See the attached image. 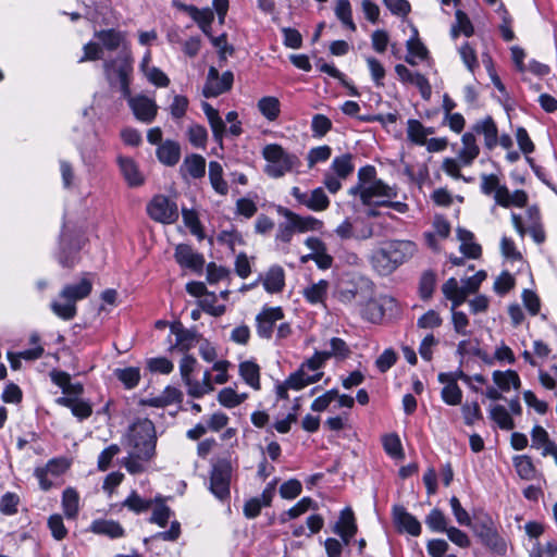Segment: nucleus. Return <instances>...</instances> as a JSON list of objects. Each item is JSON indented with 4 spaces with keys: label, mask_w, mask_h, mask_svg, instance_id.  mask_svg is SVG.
<instances>
[{
    "label": "nucleus",
    "mask_w": 557,
    "mask_h": 557,
    "mask_svg": "<svg viewBox=\"0 0 557 557\" xmlns=\"http://www.w3.org/2000/svg\"><path fill=\"white\" fill-rule=\"evenodd\" d=\"M181 172L193 178L203 177L206 174V159L196 153L186 156L181 165Z\"/></svg>",
    "instance_id": "26"
},
{
    "label": "nucleus",
    "mask_w": 557,
    "mask_h": 557,
    "mask_svg": "<svg viewBox=\"0 0 557 557\" xmlns=\"http://www.w3.org/2000/svg\"><path fill=\"white\" fill-rule=\"evenodd\" d=\"M398 357L393 348L385 349L375 360V366L381 373L387 372L397 361Z\"/></svg>",
    "instance_id": "64"
},
{
    "label": "nucleus",
    "mask_w": 557,
    "mask_h": 557,
    "mask_svg": "<svg viewBox=\"0 0 557 557\" xmlns=\"http://www.w3.org/2000/svg\"><path fill=\"white\" fill-rule=\"evenodd\" d=\"M473 531L484 546L499 555H504L506 553V542L498 534L493 521L490 518L475 523Z\"/></svg>",
    "instance_id": "8"
},
{
    "label": "nucleus",
    "mask_w": 557,
    "mask_h": 557,
    "mask_svg": "<svg viewBox=\"0 0 557 557\" xmlns=\"http://www.w3.org/2000/svg\"><path fill=\"white\" fill-rule=\"evenodd\" d=\"M329 282L320 280L306 287L302 292L305 299L311 305L323 304L326 297Z\"/></svg>",
    "instance_id": "36"
},
{
    "label": "nucleus",
    "mask_w": 557,
    "mask_h": 557,
    "mask_svg": "<svg viewBox=\"0 0 557 557\" xmlns=\"http://www.w3.org/2000/svg\"><path fill=\"white\" fill-rule=\"evenodd\" d=\"M116 376L127 388H134L140 380L139 369L133 367L117 370Z\"/></svg>",
    "instance_id": "61"
},
{
    "label": "nucleus",
    "mask_w": 557,
    "mask_h": 557,
    "mask_svg": "<svg viewBox=\"0 0 557 557\" xmlns=\"http://www.w3.org/2000/svg\"><path fill=\"white\" fill-rule=\"evenodd\" d=\"M122 505L135 513H141L151 507L152 500L143 498L135 491H133Z\"/></svg>",
    "instance_id": "51"
},
{
    "label": "nucleus",
    "mask_w": 557,
    "mask_h": 557,
    "mask_svg": "<svg viewBox=\"0 0 557 557\" xmlns=\"http://www.w3.org/2000/svg\"><path fill=\"white\" fill-rule=\"evenodd\" d=\"M363 205H376L377 201H384L386 199H393L397 197V188L389 186L383 181L377 180L371 183L367 187H363L361 191L357 194Z\"/></svg>",
    "instance_id": "12"
},
{
    "label": "nucleus",
    "mask_w": 557,
    "mask_h": 557,
    "mask_svg": "<svg viewBox=\"0 0 557 557\" xmlns=\"http://www.w3.org/2000/svg\"><path fill=\"white\" fill-rule=\"evenodd\" d=\"M234 82V75L231 71L224 72L222 75L219 71L211 66L208 71L207 81L202 90L206 98H214L228 91Z\"/></svg>",
    "instance_id": "11"
},
{
    "label": "nucleus",
    "mask_w": 557,
    "mask_h": 557,
    "mask_svg": "<svg viewBox=\"0 0 557 557\" xmlns=\"http://www.w3.org/2000/svg\"><path fill=\"white\" fill-rule=\"evenodd\" d=\"M322 375H323L322 372H317L314 374H309V371L306 370V368L300 367V369L298 371H296L295 373L290 374L287 377V383H288V385L290 386L292 389L298 391V389H301V388H304L305 386H307L309 384H312V383H315V382L320 381Z\"/></svg>",
    "instance_id": "33"
},
{
    "label": "nucleus",
    "mask_w": 557,
    "mask_h": 557,
    "mask_svg": "<svg viewBox=\"0 0 557 557\" xmlns=\"http://www.w3.org/2000/svg\"><path fill=\"white\" fill-rule=\"evenodd\" d=\"M201 107L212 129L214 140L222 143L226 127L224 121L219 114V111L208 102H203Z\"/></svg>",
    "instance_id": "30"
},
{
    "label": "nucleus",
    "mask_w": 557,
    "mask_h": 557,
    "mask_svg": "<svg viewBox=\"0 0 557 557\" xmlns=\"http://www.w3.org/2000/svg\"><path fill=\"white\" fill-rule=\"evenodd\" d=\"M490 418L502 430L510 431L515 428V423L509 411L503 405L491 406Z\"/></svg>",
    "instance_id": "41"
},
{
    "label": "nucleus",
    "mask_w": 557,
    "mask_h": 557,
    "mask_svg": "<svg viewBox=\"0 0 557 557\" xmlns=\"http://www.w3.org/2000/svg\"><path fill=\"white\" fill-rule=\"evenodd\" d=\"M128 103L134 116L146 124H150L157 116L158 106L156 101L146 95L123 96Z\"/></svg>",
    "instance_id": "10"
},
{
    "label": "nucleus",
    "mask_w": 557,
    "mask_h": 557,
    "mask_svg": "<svg viewBox=\"0 0 557 557\" xmlns=\"http://www.w3.org/2000/svg\"><path fill=\"white\" fill-rule=\"evenodd\" d=\"M89 529L95 534L107 535L110 539H119L124 536V529L119 522L114 520H94Z\"/></svg>",
    "instance_id": "28"
},
{
    "label": "nucleus",
    "mask_w": 557,
    "mask_h": 557,
    "mask_svg": "<svg viewBox=\"0 0 557 557\" xmlns=\"http://www.w3.org/2000/svg\"><path fill=\"white\" fill-rule=\"evenodd\" d=\"M59 263L63 268L72 269L78 261L77 249L67 247L66 235L62 232L60 236V252L57 256Z\"/></svg>",
    "instance_id": "40"
},
{
    "label": "nucleus",
    "mask_w": 557,
    "mask_h": 557,
    "mask_svg": "<svg viewBox=\"0 0 557 557\" xmlns=\"http://www.w3.org/2000/svg\"><path fill=\"white\" fill-rule=\"evenodd\" d=\"M169 351L175 350L187 352L199 342V334L194 330H188L180 321L170 324Z\"/></svg>",
    "instance_id": "6"
},
{
    "label": "nucleus",
    "mask_w": 557,
    "mask_h": 557,
    "mask_svg": "<svg viewBox=\"0 0 557 557\" xmlns=\"http://www.w3.org/2000/svg\"><path fill=\"white\" fill-rule=\"evenodd\" d=\"M461 412L467 425H473L483 418L480 405L476 401L465 403L461 406Z\"/></svg>",
    "instance_id": "60"
},
{
    "label": "nucleus",
    "mask_w": 557,
    "mask_h": 557,
    "mask_svg": "<svg viewBox=\"0 0 557 557\" xmlns=\"http://www.w3.org/2000/svg\"><path fill=\"white\" fill-rule=\"evenodd\" d=\"M182 392L173 386H166L163 392L154 397L145 400V404L156 408L166 407L182 400Z\"/></svg>",
    "instance_id": "31"
},
{
    "label": "nucleus",
    "mask_w": 557,
    "mask_h": 557,
    "mask_svg": "<svg viewBox=\"0 0 557 557\" xmlns=\"http://www.w3.org/2000/svg\"><path fill=\"white\" fill-rule=\"evenodd\" d=\"M197 364V360L195 357L190 355H185L181 362H180V372L183 382L187 386V389L189 388L190 384L194 382L191 379V373L195 370V367Z\"/></svg>",
    "instance_id": "58"
},
{
    "label": "nucleus",
    "mask_w": 557,
    "mask_h": 557,
    "mask_svg": "<svg viewBox=\"0 0 557 557\" xmlns=\"http://www.w3.org/2000/svg\"><path fill=\"white\" fill-rule=\"evenodd\" d=\"M457 308L458 307H450L454 330L461 336H468L470 335V332L468 331L469 319L465 312L457 310Z\"/></svg>",
    "instance_id": "53"
},
{
    "label": "nucleus",
    "mask_w": 557,
    "mask_h": 557,
    "mask_svg": "<svg viewBox=\"0 0 557 557\" xmlns=\"http://www.w3.org/2000/svg\"><path fill=\"white\" fill-rule=\"evenodd\" d=\"M260 113L269 121H275L281 112V104L276 97H262L258 101Z\"/></svg>",
    "instance_id": "43"
},
{
    "label": "nucleus",
    "mask_w": 557,
    "mask_h": 557,
    "mask_svg": "<svg viewBox=\"0 0 557 557\" xmlns=\"http://www.w3.org/2000/svg\"><path fill=\"white\" fill-rule=\"evenodd\" d=\"M330 350L323 351L322 356L330 358H336L344 360L349 357L350 348L346 344V342L339 337H332L330 341Z\"/></svg>",
    "instance_id": "47"
},
{
    "label": "nucleus",
    "mask_w": 557,
    "mask_h": 557,
    "mask_svg": "<svg viewBox=\"0 0 557 557\" xmlns=\"http://www.w3.org/2000/svg\"><path fill=\"white\" fill-rule=\"evenodd\" d=\"M95 37L101 44L100 46L102 47V50L107 49L109 51H115L120 47H123V51H127V40L124 32L114 28L102 29L96 32Z\"/></svg>",
    "instance_id": "18"
},
{
    "label": "nucleus",
    "mask_w": 557,
    "mask_h": 557,
    "mask_svg": "<svg viewBox=\"0 0 557 557\" xmlns=\"http://www.w3.org/2000/svg\"><path fill=\"white\" fill-rule=\"evenodd\" d=\"M425 524L433 532H446L448 529L446 516L437 508L432 509L425 517Z\"/></svg>",
    "instance_id": "48"
},
{
    "label": "nucleus",
    "mask_w": 557,
    "mask_h": 557,
    "mask_svg": "<svg viewBox=\"0 0 557 557\" xmlns=\"http://www.w3.org/2000/svg\"><path fill=\"white\" fill-rule=\"evenodd\" d=\"M370 262L373 269L381 275H388L397 269L385 246L372 252Z\"/></svg>",
    "instance_id": "24"
},
{
    "label": "nucleus",
    "mask_w": 557,
    "mask_h": 557,
    "mask_svg": "<svg viewBox=\"0 0 557 557\" xmlns=\"http://www.w3.org/2000/svg\"><path fill=\"white\" fill-rule=\"evenodd\" d=\"M147 368L151 372L170 374L174 369V364L165 357H157L147 360Z\"/></svg>",
    "instance_id": "63"
},
{
    "label": "nucleus",
    "mask_w": 557,
    "mask_h": 557,
    "mask_svg": "<svg viewBox=\"0 0 557 557\" xmlns=\"http://www.w3.org/2000/svg\"><path fill=\"white\" fill-rule=\"evenodd\" d=\"M393 519L399 532H406L412 536H418L421 533V523L419 520L409 513L403 506H394Z\"/></svg>",
    "instance_id": "17"
},
{
    "label": "nucleus",
    "mask_w": 557,
    "mask_h": 557,
    "mask_svg": "<svg viewBox=\"0 0 557 557\" xmlns=\"http://www.w3.org/2000/svg\"><path fill=\"white\" fill-rule=\"evenodd\" d=\"M470 133L482 135L484 137V146L487 150L494 149L498 144V128L493 117L487 115L484 119L475 121Z\"/></svg>",
    "instance_id": "16"
},
{
    "label": "nucleus",
    "mask_w": 557,
    "mask_h": 557,
    "mask_svg": "<svg viewBox=\"0 0 557 557\" xmlns=\"http://www.w3.org/2000/svg\"><path fill=\"white\" fill-rule=\"evenodd\" d=\"M276 211L281 216L293 220L297 233L320 232L324 226L323 221L312 215H300L282 206H278Z\"/></svg>",
    "instance_id": "15"
},
{
    "label": "nucleus",
    "mask_w": 557,
    "mask_h": 557,
    "mask_svg": "<svg viewBox=\"0 0 557 557\" xmlns=\"http://www.w3.org/2000/svg\"><path fill=\"white\" fill-rule=\"evenodd\" d=\"M459 54L467 69L471 73H474L475 69L479 67V61L474 48L469 42H466L459 48Z\"/></svg>",
    "instance_id": "56"
},
{
    "label": "nucleus",
    "mask_w": 557,
    "mask_h": 557,
    "mask_svg": "<svg viewBox=\"0 0 557 557\" xmlns=\"http://www.w3.org/2000/svg\"><path fill=\"white\" fill-rule=\"evenodd\" d=\"M239 374L253 389H260V368L253 361H244L239 364Z\"/></svg>",
    "instance_id": "39"
},
{
    "label": "nucleus",
    "mask_w": 557,
    "mask_h": 557,
    "mask_svg": "<svg viewBox=\"0 0 557 557\" xmlns=\"http://www.w3.org/2000/svg\"><path fill=\"white\" fill-rule=\"evenodd\" d=\"M385 247L397 268L417 252V245L411 240H391Z\"/></svg>",
    "instance_id": "19"
},
{
    "label": "nucleus",
    "mask_w": 557,
    "mask_h": 557,
    "mask_svg": "<svg viewBox=\"0 0 557 557\" xmlns=\"http://www.w3.org/2000/svg\"><path fill=\"white\" fill-rule=\"evenodd\" d=\"M156 429L149 419L138 420L131 426L128 445L139 459L150 460L156 453Z\"/></svg>",
    "instance_id": "2"
},
{
    "label": "nucleus",
    "mask_w": 557,
    "mask_h": 557,
    "mask_svg": "<svg viewBox=\"0 0 557 557\" xmlns=\"http://www.w3.org/2000/svg\"><path fill=\"white\" fill-rule=\"evenodd\" d=\"M175 260L181 267L200 271L203 267V257L195 252L188 245H178L175 249Z\"/></svg>",
    "instance_id": "21"
},
{
    "label": "nucleus",
    "mask_w": 557,
    "mask_h": 557,
    "mask_svg": "<svg viewBox=\"0 0 557 557\" xmlns=\"http://www.w3.org/2000/svg\"><path fill=\"white\" fill-rule=\"evenodd\" d=\"M480 154V147L473 133L466 132L461 136V148L457 152L463 166H470Z\"/></svg>",
    "instance_id": "20"
},
{
    "label": "nucleus",
    "mask_w": 557,
    "mask_h": 557,
    "mask_svg": "<svg viewBox=\"0 0 557 557\" xmlns=\"http://www.w3.org/2000/svg\"><path fill=\"white\" fill-rule=\"evenodd\" d=\"M354 156L351 153H343L332 160L329 171L338 177L346 180L354 173L355 164L352 162Z\"/></svg>",
    "instance_id": "32"
},
{
    "label": "nucleus",
    "mask_w": 557,
    "mask_h": 557,
    "mask_svg": "<svg viewBox=\"0 0 557 557\" xmlns=\"http://www.w3.org/2000/svg\"><path fill=\"white\" fill-rule=\"evenodd\" d=\"M48 528L51 531L52 537L57 541H62L67 535V529L63 523L61 515L54 513L48 518Z\"/></svg>",
    "instance_id": "57"
},
{
    "label": "nucleus",
    "mask_w": 557,
    "mask_h": 557,
    "mask_svg": "<svg viewBox=\"0 0 557 557\" xmlns=\"http://www.w3.org/2000/svg\"><path fill=\"white\" fill-rule=\"evenodd\" d=\"M332 156V148L327 145L311 148L307 156L308 168L312 169L317 163L327 161Z\"/></svg>",
    "instance_id": "52"
},
{
    "label": "nucleus",
    "mask_w": 557,
    "mask_h": 557,
    "mask_svg": "<svg viewBox=\"0 0 557 557\" xmlns=\"http://www.w3.org/2000/svg\"><path fill=\"white\" fill-rule=\"evenodd\" d=\"M392 301L393 299L387 297H372V288L367 285L363 305L359 306L362 318L371 323H380L385 314V305Z\"/></svg>",
    "instance_id": "13"
},
{
    "label": "nucleus",
    "mask_w": 557,
    "mask_h": 557,
    "mask_svg": "<svg viewBox=\"0 0 557 557\" xmlns=\"http://www.w3.org/2000/svg\"><path fill=\"white\" fill-rule=\"evenodd\" d=\"M331 128L332 121L327 116L323 114L313 115L311 121V131L313 133V137L322 138Z\"/></svg>",
    "instance_id": "59"
},
{
    "label": "nucleus",
    "mask_w": 557,
    "mask_h": 557,
    "mask_svg": "<svg viewBox=\"0 0 557 557\" xmlns=\"http://www.w3.org/2000/svg\"><path fill=\"white\" fill-rule=\"evenodd\" d=\"M442 293L445 298L451 302V307L461 306L469 296L463 284L459 285V282L455 277L448 278L442 285Z\"/></svg>",
    "instance_id": "25"
},
{
    "label": "nucleus",
    "mask_w": 557,
    "mask_h": 557,
    "mask_svg": "<svg viewBox=\"0 0 557 557\" xmlns=\"http://www.w3.org/2000/svg\"><path fill=\"white\" fill-rule=\"evenodd\" d=\"M158 160L168 165H175L181 158V147L178 143L173 140H165L157 148Z\"/></svg>",
    "instance_id": "27"
},
{
    "label": "nucleus",
    "mask_w": 557,
    "mask_h": 557,
    "mask_svg": "<svg viewBox=\"0 0 557 557\" xmlns=\"http://www.w3.org/2000/svg\"><path fill=\"white\" fill-rule=\"evenodd\" d=\"M262 156L267 161L264 173L272 178H280L300 164L296 154L287 152L277 144L267 145Z\"/></svg>",
    "instance_id": "4"
},
{
    "label": "nucleus",
    "mask_w": 557,
    "mask_h": 557,
    "mask_svg": "<svg viewBox=\"0 0 557 557\" xmlns=\"http://www.w3.org/2000/svg\"><path fill=\"white\" fill-rule=\"evenodd\" d=\"M232 467L226 460H220L212 467L210 476V491L220 500L230 498V484Z\"/></svg>",
    "instance_id": "5"
},
{
    "label": "nucleus",
    "mask_w": 557,
    "mask_h": 557,
    "mask_svg": "<svg viewBox=\"0 0 557 557\" xmlns=\"http://www.w3.org/2000/svg\"><path fill=\"white\" fill-rule=\"evenodd\" d=\"M513 466L517 473L523 480H532L535 475V468L529 456H517L513 458Z\"/></svg>",
    "instance_id": "50"
},
{
    "label": "nucleus",
    "mask_w": 557,
    "mask_h": 557,
    "mask_svg": "<svg viewBox=\"0 0 557 557\" xmlns=\"http://www.w3.org/2000/svg\"><path fill=\"white\" fill-rule=\"evenodd\" d=\"M335 15L344 26L355 32L357 29L352 21V10L349 0H337L335 5Z\"/></svg>",
    "instance_id": "45"
},
{
    "label": "nucleus",
    "mask_w": 557,
    "mask_h": 557,
    "mask_svg": "<svg viewBox=\"0 0 557 557\" xmlns=\"http://www.w3.org/2000/svg\"><path fill=\"white\" fill-rule=\"evenodd\" d=\"M147 212L153 221L163 224L174 223L178 219L176 203L163 195H157L151 199Z\"/></svg>",
    "instance_id": "7"
},
{
    "label": "nucleus",
    "mask_w": 557,
    "mask_h": 557,
    "mask_svg": "<svg viewBox=\"0 0 557 557\" xmlns=\"http://www.w3.org/2000/svg\"><path fill=\"white\" fill-rule=\"evenodd\" d=\"M493 381L502 392H508L511 386L518 389L521 385L520 377L513 370L494 371Z\"/></svg>",
    "instance_id": "34"
},
{
    "label": "nucleus",
    "mask_w": 557,
    "mask_h": 557,
    "mask_svg": "<svg viewBox=\"0 0 557 557\" xmlns=\"http://www.w3.org/2000/svg\"><path fill=\"white\" fill-rule=\"evenodd\" d=\"M377 181L376 170L373 165H366L358 171V182L355 186L349 189V195L357 196L359 191L367 187L371 183Z\"/></svg>",
    "instance_id": "42"
},
{
    "label": "nucleus",
    "mask_w": 557,
    "mask_h": 557,
    "mask_svg": "<svg viewBox=\"0 0 557 557\" xmlns=\"http://www.w3.org/2000/svg\"><path fill=\"white\" fill-rule=\"evenodd\" d=\"M290 195L296 201L314 212L325 211L330 207V198L322 187H317L310 191H302L299 187L294 186Z\"/></svg>",
    "instance_id": "9"
},
{
    "label": "nucleus",
    "mask_w": 557,
    "mask_h": 557,
    "mask_svg": "<svg viewBox=\"0 0 557 557\" xmlns=\"http://www.w3.org/2000/svg\"><path fill=\"white\" fill-rule=\"evenodd\" d=\"M436 275L433 271H426L420 278L419 289L422 299H429L435 288Z\"/></svg>",
    "instance_id": "62"
},
{
    "label": "nucleus",
    "mask_w": 557,
    "mask_h": 557,
    "mask_svg": "<svg viewBox=\"0 0 557 557\" xmlns=\"http://www.w3.org/2000/svg\"><path fill=\"white\" fill-rule=\"evenodd\" d=\"M284 318L281 307L263 308L256 317L257 334L261 338L270 339L275 323Z\"/></svg>",
    "instance_id": "14"
},
{
    "label": "nucleus",
    "mask_w": 557,
    "mask_h": 557,
    "mask_svg": "<svg viewBox=\"0 0 557 557\" xmlns=\"http://www.w3.org/2000/svg\"><path fill=\"white\" fill-rule=\"evenodd\" d=\"M189 143L196 148H203L208 139V132L205 126L199 124L190 125L187 129Z\"/></svg>",
    "instance_id": "54"
},
{
    "label": "nucleus",
    "mask_w": 557,
    "mask_h": 557,
    "mask_svg": "<svg viewBox=\"0 0 557 557\" xmlns=\"http://www.w3.org/2000/svg\"><path fill=\"white\" fill-rule=\"evenodd\" d=\"M62 509L67 519H75L79 511V496L74 488H66L62 494Z\"/></svg>",
    "instance_id": "37"
},
{
    "label": "nucleus",
    "mask_w": 557,
    "mask_h": 557,
    "mask_svg": "<svg viewBox=\"0 0 557 557\" xmlns=\"http://www.w3.org/2000/svg\"><path fill=\"white\" fill-rule=\"evenodd\" d=\"M117 163L123 177L131 187H138L144 184L145 178L135 161L127 157H119Z\"/></svg>",
    "instance_id": "23"
},
{
    "label": "nucleus",
    "mask_w": 557,
    "mask_h": 557,
    "mask_svg": "<svg viewBox=\"0 0 557 557\" xmlns=\"http://www.w3.org/2000/svg\"><path fill=\"white\" fill-rule=\"evenodd\" d=\"M92 289L91 281L84 276L76 284H67L60 292V298L64 302L53 300L50 304L51 311L64 321H70L77 313L76 302L87 298Z\"/></svg>",
    "instance_id": "1"
},
{
    "label": "nucleus",
    "mask_w": 557,
    "mask_h": 557,
    "mask_svg": "<svg viewBox=\"0 0 557 557\" xmlns=\"http://www.w3.org/2000/svg\"><path fill=\"white\" fill-rule=\"evenodd\" d=\"M442 399L449 406H457L461 404L462 391L457 383L447 384L441 392Z\"/></svg>",
    "instance_id": "55"
},
{
    "label": "nucleus",
    "mask_w": 557,
    "mask_h": 557,
    "mask_svg": "<svg viewBox=\"0 0 557 557\" xmlns=\"http://www.w3.org/2000/svg\"><path fill=\"white\" fill-rule=\"evenodd\" d=\"M103 71L111 87L119 86L122 96H129L133 73L129 51H122L115 59L104 61Z\"/></svg>",
    "instance_id": "3"
},
{
    "label": "nucleus",
    "mask_w": 557,
    "mask_h": 557,
    "mask_svg": "<svg viewBox=\"0 0 557 557\" xmlns=\"http://www.w3.org/2000/svg\"><path fill=\"white\" fill-rule=\"evenodd\" d=\"M209 180L212 188L221 196L228 193L227 182L223 178V168L216 161L209 162Z\"/></svg>",
    "instance_id": "35"
},
{
    "label": "nucleus",
    "mask_w": 557,
    "mask_h": 557,
    "mask_svg": "<svg viewBox=\"0 0 557 557\" xmlns=\"http://www.w3.org/2000/svg\"><path fill=\"white\" fill-rule=\"evenodd\" d=\"M284 270L278 267H272L263 280L264 289L269 293H278L284 287Z\"/></svg>",
    "instance_id": "38"
},
{
    "label": "nucleus",
    "mask_w": 557,
    "mask_h": 557,
    "mask_svg": "<svg viewBox=\"0 0 557 557\" xmlns=\"http://www.w3.org/2000/svg\"><path fill=\"white\" fill-rule=\"evenodd\" d=\"M297 233L294 222L290 218H285L284 222L278 223L275 233V245L281 251L287 252L294 234Z\"/></svg>",
    "instance_id": "29"
},
{
    "label": "nucleus",
    "mask_w": 557,
    "mask_h": 557,
    "mask_svg": "<svg viewBox=\"0 0 557 557\" xmlns=\"http://www.w3.org/2000/svg\"><path fill=\"white\" fill-rule=\"evenodd\" d=\"M408 54L405 61L410 65H417L416 59L424 60L428 57V49L418 38H410L406 44Z\"/></svg>",
    "instance_id": "44"
},
{
    "label": "nucleus",
    "mask_w": 557,
    "mask_h": 557,
    "mask_svg": "<svg viewBox=\"0 0 557 557\" xmlns=\"http://www.w3.org/2000/svg\"><path fill=\"white\" fill-rule=\"evenodd\" d=\"M407 138L414 145L424 146L426 144L424 125L414 119L407 121Z\"/></svg>",
    "instance_id": "46"
},
{
    "label": "nucleus",
    "mask_w": 557,
    "mask_h": 557,
    "mask_svg": "<svg viewBox=\"0 0 557 557\" xmlns=\"http://www.w3.org/2000/svg\"><path fill=\"white\" fill-rule=\"evenodd\" d=\"M213 391L212 380H211V373L209 371H206L203 373L202 381H195L190 384L189 388L187 389L188 395L200 398L205 394L210 393Z\"/></svg>",
    "instance_id": "49"
},
{
    "label": "nucleus",
    "mask_w": 557,
    "mask_h": 557,
    "mask_svg": "<svg viewBox=\"0 0 557 557\" xmlns=\"http://www.w3.org/2000/svg\"><path fill=\"white\" fill-rule=\"evenodd\" d=\"M334 532L338 534L344 543L347 545L351 537L357 532V524L355 521L354 512L350 508H345L341 512V517L338 522L336 523L334 528Z\"/></svg>",
    "instance_id": "22"
}]
</instances>
